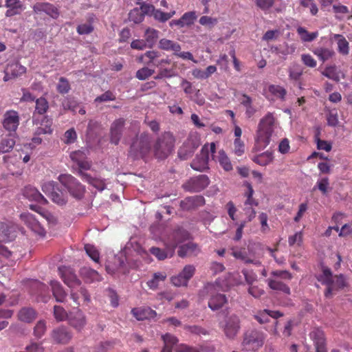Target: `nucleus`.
<instances>
[{
    "label": "nucleus",
    "instance_id": "obj_1",
    "mask_svg": "<svg viewBox=\"0 0 352 352\" xmlns=\"http://www.w3.org/2000/svg\"><path fill=\"white\" fill-rule=\"evenodd\" d=\"M277 124L275 118L272 113H267L261 119L256 133V143L260 147L265 148L274 140L276 136V129Z\"/></svg>",
    "mask_w": 352,
    "mask_h": 352
},
{
    "label": "nucleus",
    "instance_id": "obj_2",
    "mask_svg": "<svg viewBox=\"0 0 352 352\" xmlns=\"http://www.w3.org/2000/svg\"><path fill=\"white\" fill-rule=\"evenodd\" d=\"M220 285L217 283H207L201 291V295L210 296L208 305L212 311H217L222 308L228 302L226 295L219 293Z\"/></svg>",
    "mask_w": 352,
    "mask_h": 352
},
{
    "label": "nucleus",
    "instance_id": "obj_3",
    "mask_svg": "<svg viewBox=\"0 0 352 352\" xmlns=\"http://www.w3.org/2000/svg\"><path fill=\"white\" fill-rule=\"evenodd\" d=\"M175 138L170 132H164L154 145V153L158 159L166 158L173 151Z\"/></svg>",
    "mask_w": 352,
    "mask_h": 352
},
{
    "label": "nucleus",
    "instance_id": "obj_4",
    "mask_svg": "<svg viewBox=\"0 0 352 352\" xmlns=\"http://www.w3.org/2000/svg\"><path fill=\"white\" fill-rule=\"evenodd\" d=\"M318 280L327 286L324 293L327 298H330L334 289H341L346 286L344 276L342 274L333 277L332 273L329 268H324L322 274L320 276Z\"/></svg>",
    "mask_w": 352,
    "mask_h": 352
},
{
    "label": "nucleus",
    "instance_id": "obj_5",
    "mask_svg": "<svg viewBox=\"0 0 352 352\" xmlns=\"http://www.w3.org/2000/svg\"><path fill=\"white\" fill-rule=\"evenodd\" d=\"M241 320L236 314H228L220 322L219 326L225 336L229 340H234L241 330Z\"/></svg>",
    "mask_w": 352,
    "mask_h": 352
},
{
    "label": "nucleus",
    "instance_id": "obj_6",
    "mask_svg": "<svg viewBox=\"0 0 352 352\" xmlns=\"http://www.w3.org/2000/svg\"><path fill=\"white\" fill-rule=\"evenodd\" d=\"M58 180L74 198L78 200L83 198L85 187L74 177L69 174H62L58 176Z\"/></svg>",
    "mask_w": 352,
    "mask_h": 352
},
{
    "label": "nucleus",
    "instance_id": "obj_7",
    "mask_svg": "<svg viewBox=\"0 0 352 352\" xmlns=\"http://www.w3.org/2000/svg\"><path fill=\"white\" fill-rule=\"evenodd\" d=\"M150 138L147 133L137 135L130 146V153L135 157L142 156L150 150Z\"/></svg>",
    "mask_w": 352,
    "mask_h": 352
},
{
    "label": "nucleus",
    "instance_id": "obj_8",
    "mask_svg": "<svg viewBox=\"0 0 352 352\" xmlns=\"http://www.w3.org/2000/svg\"><path fill=\"white\" fill-rule=\"evenodd\" d=\"M19 122V113L14 110H8L3 116L1 124L3 129L12 136L16 133Z\"/></svg>",
    "mask_w": 352,
    "mask_h": 352
},
{
    "label": "nucleus",
    "instance_id": "obj_9",
    "mask_svg": "<svg viewBox=\"0 0 352 352\" xmlns=\"http://www.w3.org/2000/svg\"><path fill=\"white\" fill-rule=\"evenodd\" d=\"M200 144L199 138L196 134H190L178 151V155L182 160L190 157Z\"/></svg>",
    "mask_w": 352,
    "mask_h": 352
},
{
    "label": "nucleus",
    "instance_id": "obj_10",
    "mask_svg": "<svg viewBox=\"0 0 352 352\" xmlns=\"http://www.w3.org/2000/svg\"><path fill=\"white\" fill-rule=\"evenodd\" d=\"M42 190L54 203L58 205H64L66 204V197L59 190L55 182H48L45 183L42 186Z\"/></svg>",
    "mask_w": 352,
    "mask_h": 352
},
{
    "label": "nucleus",
    "instance_id": "obj_11",
    "mask_svg": "<svg viewBox=\"0 0 352 352\" xmlns=\"http://www.w3.org/2000/svg\"><path fill=\"white\" fill-rule=\"evenodd\" d=\"M265 336L263 332L252 330L245 333L243 344L252 350H256L264 343Z\"/></svg>",
    "mask_w": 352,
    "mask_h": 352
},
{
    "label": "nucleus",
    "instance_id": "obj_12",
    "mask_svg": "<svg viewBox=\"0 0 352 352\" xmlns=\"http://www.w3.org/2000/svg\"><path fill=\"white\" fill-rule=\"evenodd\" d=\"M208 184V177L206 175H201L190 179L183 185V187L187 191L196 192L204 190Z\"/></svg>",
    "mask_w": 352,
    "mask_h": 352
},
{
    "label": "nucleus",
    "instance_id": "obj_13",
    "mask_svg": "<svg viewBox=\"0 0 352 352\" xmlns=\"http://www.w3.org/2000/svg\"><path fill=\"white\" fill-rule=\"evenodd\" d=\"M58 272L64 283L69 287L76 288L80 285V280L70 267L60 266L58 267Z\"/></svg>",
    "mask_w": 352,
    "mask_h": 352
},
{
    "label": "nucleus",
    "instance_id": "obj_14",
    "mask_svg": "<svg viewBox=\"0 0 352 352\" xmlns=\"http://www.w3.org/2000/svg\"><path fill=\"white\" fill-rule=\"evenodd\" d=\"M189 238V233L184 229L177 228L174 230L166 239V243L170 247H173L175 251L176 247L181 243L186 241Z\"/></svg>",
    "mask_w": 352,
    "mask_h": 352
},
{
    "label": "nucleus",
    "instance_id": "obj_15",
    "mask_svg": "<svg viewBox=\"0 0 352 352\" xmlns=\"http://www.w3.org/2000/svg\"><path fill=\"white\" fill-rule=\"evenodd\" d=\"M125 120L124 118H118L115 120L110 127V142L118 145L122 137Z\"/></svg>",
    "mask_w": 352,
    "mask_h": 352
},
{
    "label": "nucleus",
    "instance_id": "obj_16",
    "mask_svg": "<svg viewBox=\"0 0 352 352\" xmlns=\"http://www.w3.org/2000/svg\"><path fill=\"white\" fill-rule=\"evenodd\" d=\"M68 322L75 329L80 331L86 324V318L82 311L76 309L69 312Z\"/></svg>",
    "mask_w": 352,
    "mask_h": 352
},
{
    "label": "nucleus",
    "instance_id": "obj_17",
    "mask_svg": "<svg viewBox=\"0 0 352 352\" xmlns=\"http://www.w3.org/2000/svg\"><path fill=\"white\" fill-rule=\"evenodd\" d=\"M33 10L35 14L45 13L54 19L59 16L58 8L50 3L38 2L33 6Z\"/></svg>",
    "mask_w": 352,
    "mask_h": 352
},
{
    "label": "nucleus",
    "instance_id": "obj_18",
    "mask_svg": "<svg viewBox=\"0 0 352 352\" xmlns=\"http://www.w3.org/2000/svg\"><path fill=\"white\" fill-rule=\"evenodd\" d=\"M25 72L26 68L18 63L8 64L4 71L5 76L3 77V80L6 82L16 78L25 74Z\"/></svg>",
    "mask_w": 352,
    "mask_h": 352
},
{
    "label": "nucleus",
    "instance_id": "obj_19",
    "mask_svg": "<svg viewBox=\"0 0 352 352\" xmlns=\"http://www.w3.org/2000/svg\"><path fill=\"white\" fill-rule=\"evenodd\" d=\"M70 158L78 166V171L89 170L91 166L89 161L87 160L86 154L82 151H75L70 153Z\"/></svg>",
    "mask_w": 352,
    "mask_h": 352
},
{
    "label": "nucleus",
    "instance_id": "obj_20",
    "mask_svg": "<svg viewBox=\"0 0 352 352\" xmlns=\"http://www.w3.org/2000/svg\"><path fill=\"white\" fill-rule=\"evenodd\" d=\"M20 217L33 232L40 236H44L45 234V229L32 214H21Z\"/></svg>",
    "mask_w": 352,
    "mask_h": 352
},
{
    "label": "nucleus",
    "instance_id": "obj_21",
    "mask_svg": "<svg viewBox=\"0 0 352 352\" xmlns=\"http://www.w3.org/2000/svg\"><path fill=\"white\" fill-rule=\"evenodd\" d=\"M51 336L54 342L61 344H67L72 338V333L63 326L54 329Z\"/></svg>",
    "mask_w": 352,
    "mask_h": 352
},
{
    "label": "nucleus",
    "instance_id": "obj_22",
    "mask_svg": "<svg viewBox=\"0 0 352 352\" xmlns=\"http://www.w3.org/2000/svg\"><path fill=\"white\" fill-rule=\"evenodd\" d=\"M197 19L195 12H187L184 13L182 16L177 20H173L170 22V26H177L179 28L192 25L195 21Z\"/></svg>",
    "mask_w": 352,
    "mask_h": 352
},
{
    "label": "nucleus",
    "instance_id": "obj_23",
    "mask_svg": "<svg viewBox=\"0 0 352 352\" xmlns=\"http://www.w3.org/2000/svg\"><path fill=\"white\" fill-rule=\"evenodd\" d=\"M5 7L8 8L5 13L7 17L19 14L24 10V6L20 0H5Z\"/></svg>",
    "mask_w": 352,
    "mask_h": 352
},
{
    "label": "nucleus",
    "instance_id": "obj_24",
    "mask_svg": "<svg viewBox=\"0 0 352 352\" xmlns=\"http://www.w3.org/2000/svg\"><path fill=\"white\" fill-rule=\"evenodd\" d=\"M208 151H204V148L201 150V153L199 155H197L196 158L192 162L191 167L198 171H204L208 168Z\"/></svg>",
    "mask_w": 352,
    "mask_h": 352
},
{
    "label": "nucleus",
    "instance_id": "obj_25",
    "mask_svg": "<svg viewBox=\"0 0 352 352\" xmlns=\"http://www.w3.org/2000/svg\"><path fill=\"white\" fill-rule=\"evenodd\" d=\"M23 195L30 201H34L41 204L47 203V199L34 187L27 186L23 190Z\"/></svg>",
    "mask_w": 352,
    "mask_h": 352
},
{
    "label": "nucleus",
    "instance_id": "obj_26",
    "mask_svg": "<svg viewBox=\"0 0 352 352\" xmlns=\"http://www.w3.org/2000/svg\"><path fill=\"white\" fill-rule=\"evenodd\" d=\"M310 337L314 342L316 352H327L325 339L322 331L319 329L313 331L310 333Z\"/></svg>",
    "mask_w": 352,
    "mask_h": 352
},
{
    "label": "nucleus",
    "instance_id": "obj_27",
    "mask_svg": "<svg viewBox=\"0 0 352 352\" xmlns=\"http://www.w3.org/2000/svg\"><path fill=\"white\" fill-rule=\"evenodd\" d=\"M199 252V249L197 244L189 242L180 245L179 247L177 254L179 257L184 258L186 256H196Z\"/></svg>",
    "mask_w": 352,
    "mask_h": 352
},
{
    "label": "nucleus",
    "instance_id": "obj_28",
    "mask_svg": "<svg viewBox=\"0 0 352 352\" xmlns=\"http://www.w3.org/2000/svg\"><path fill=\"white\" fill-rule=\"evenodd\" d=\"M164 244L166 246L165 250H162L155 247H153L150 249V252L159 260H164L167 257H172L174 255L175 251L173 250V247L168 245L166 241Z\"/></svg>",
    "mask_w": 352,
    "mask_h": 352
},
{
    "label": "nucleus",
    "instance_id": "obj_29",
    "mask_svg": "<svg viewBox=\"0 0 352 352\" xmlns=\"http://www.w3.org/2000/svg\"><path fill=\"white\" fill-rule=\"evenodd\" d=\"M50 285L56 300L58 302H63L66 299L67 294L65 292L60 283L56 280H52Z\"/></svg>",
    "mask_w": 352,
    "mask_h": 352
},
{
    "label": "nucleus",
    "instance_id": "obj_30",
    "mask_svg": "<svg viewBox=\"0 0 352 352\" xmlns=\"http://www.w3.org/2000/svg\"><path fill=\"white\" fill-rule=\"evenodd\" d=\"M132 314L138 320L154 318L157 316V313L149 307L133 309Z\"/></svg>",
    "mask_w": 352,
    "mask_h": 352
},
{
    "label": "nucleus",
    "instance_id": "obj_31",
    "mask_svg": "<svg viewBox=\"0 0 352 352\" xmlns=\"http://www.w3.org/2000/svg\"><path fill=\"white\" fill-rule=\"evenodd\" d=\"M36 318V312L31 307H23L18 313V318L19 320L30 323Z\"/></svg>",
    "mask_w": 352,
    "mask_h": 352
},
{
    "label": "nucleus",
    "instance_id": "obj_32",
    "mask_svg": "<svg viewBox=\"0 0 352 352\" xmlns=\"http://www.w3.org/2000/svg\"><path fill=\"white\" fill-rule=\"evenodd\" d=\"M296 50L294 45H289L287 43L279 45L278 46H273L271 47V51L277 55L283 56V58L289 55L293 54Z\"/></svg>",
    "mask_w": 352,
    "mask_h": 352
},
{
    "label": "nucleus",
    "instance_id": "obj_33",
    "mask_svg": "<svg viewBox=\"0 0 352 352\" xmlns=\"http://www.w3.org/2000/svg\"><path fill=\"white\" fill-rule=\"evenodd\" d=\"M78 173L84 181L91 184L94 187H95L98 190L101 191L105 188V184L103 180L92 177L89 174H87L82 170L78 171Z\"/></svg>",
    "mask_w": 352,
    "mask_h": 352
},
{
    "label": "nucleus",
    "instance_id": "obj_34",
    "mask_svg": "<svg viewBox=\"0 0 352 352\" xmlns=\"http://www.w3.org/2000/svg\"><path fill=\"white\" fill-rule=\"evenodd\" d=\"M159 47L165 51H172L175 55L181 50V45L178 43L167 38L160 41Z\"/></svg>",
    "mask_w": 352,
    "mask_h": 352
},
{
    "label": "nucleus",
    "instance_id": "obj_35",
    "mask_svg": "<svg viewBox=\"0 0 352 352\" xmlns=\"http://www.w3.org/2000/svg\"><path fill=\"white\" fill-rule=\"evenodd\" d=\"M80 274L87 281L90 283L102 280L101 276L98 272L89 267H82L80 270Z\"/></svg>",
    "mask_w": 352,
    "mask_h": 352
},
{
    "label": "nucleus",
    "instance_id": "obj_36",
    "mask_svg": "<svg viewBox=\"0 0 352 352\" xmlns=\"http://www.w3.org/2000/svg\"><path fill=\"white\" fill-rule=\"evenodd\" d=\"M322 74L336 82L340 81L341 78H344V74L340 71H338L335 66L327 67Z\"/></svg>",
    "mask_w": 352,
    "mask_h": 352
},
{
    "label": "nucleus",
    "instance_id": "obj_37",
    "mask_svg": "<svg viewBox=\"0 0 352 352\" xmlns=\"http://www.w3.org/2000/svg\"><path fill=\"white\" fill-rule=\"evenodd\" d=\"M313 52L322 62L328 60L334 54L332 50L325 47H316Z\"/></svg>",
    "mask_w": 352,
    "mask_h": 352
},
{
    "label": "nucleus",
    "instance_id": "obj_38",
    "mask_svg": "<svg viewBox=\"0 0 352 352\" xmlns=\"http://www.w3.org/2000/svg\"><path fill=\"white\" fill-rule=\"evenodd\" d=\"M252 101L250 96L243 94L241 99V104L245 107V115L251 118L256 112V109L252 105Z\"/></svg>",
    "mask_w": 352,
    "mask_h": 352
},
{
    "label": "nucleus",
    "instance_id": "obj_39",
    "mask_svg": "<svg viewBox=\"0 0 352 352\" xmlns=\"http://www.w3.org/2000/svg\"><path fill=\"white\" fill-rule=\"evenodd\" d=\"M268 286L273 290H277L283 292V293L286 294H290V289L289 287L286 285L283 282L276 280H272V279H268L267 280Z\"/></svg>",
    "mask_w": 352,
    "mask_h": 352
},
{
    "label": "nucleus",
    "instance_id": "obj_40",
    "mask_svg": "<svg viewBox=\"0 0 352 352\" xmlns=\"http://www.w3.org/2000/svg\"><path fill=\"white\" fill-rule=\"evenodd\" d=\"M144 38L147 45L152 47L159 38V31L153 28H148L145 32Z\"/></svg>",
    "mask_w": 352,
    "mask_h": 352
},
{
    "label": "nucleus",
    "instance_id": "obj_41",
    "mask_svg": "<svg viewBox=\"0 0 352 352\" xmlns=\"http://www.w3.org/2000/svg\"><path fill=\"white\" fill-rule=\"evenodd\" d=\"M297 32L299 34L301 40L304 42H311L316 38L318 36V32H309L305 28L302 27L298 28Z\"/></svg>",
    "mask_w": 352,
    "mask_h": 352
},
{
    "label": "nucleus",
    "instance_id": "obj_42",
    "mask_svg": "<svg viewBox=\"0 0 352 352\" xmlns=\"http://www.w3.org/2000/svg\"><path fill=\"white\" fill-rule=\"evenodd\" d=\"M160 56V53L157 51H148L140 57V60L142 62H145V63L148 65L152 63L154 65V63L157 61V59Z\"/></svg>",
    "mask_w": 352,
    "mask_h": 352
},
{
    "label": "nucleus",
    "instance_id": "obj_43",
    "mask_svg": "<svg viewBox=\"0 0 352 352\" xmlns=\"http://www.w3.org/2000/svg\"><path fill=\"white\" fill-rule=\"evenodd\" d=\"M334 38L337 40L338 51L344 55L349 54V43L341 34H335Z\"/></svg>",
    "mask_w": 352,
    "mask_h": 352
},
{
    "label": "nucleus",
    "instance_id": "obj_44",
    "mask_svg": "<svg viewBox=\"0 0 352 352\" xmlns=\"http://www.w3.org/2000/svg\"><path fill=\"white\" fill-rule=\"evenodd\" d=\"M218 161L225 170L230 171L232 170L231 162L223 150L219 151Z\"/></svg>",
    "mask_w": 352,
    "mask_h": 352
},
{
    "label": "nucleus",
    "instance_id": "obj_45",
    "mask_svg": "<svg viewBox=\"0 0 352 352\" xmlns=\"http://www.w3.org/2000/svg\"><path fill=\"white\" fill-rule=\"evenodd\" d=\"M303 72L300 65L294 63L289 67V78L292 80L297 81L300 79Z\"/></svg>",
    "mask_w": 352,
    "mask_h": 352
},
{
    "label": "nucleus",
    "instance_id": "obj_46",
    "mask_svg": "<svg viewBox=\"0 0 352 352\" xmlns=\"http://www.w3.org/2000/svg\"><path fill=\"white\" fill-rule=\"evenodd\" d=\"M166 278V274L163 272L155 273L153 278L147 282V285L150 289H155L158 287L159 283L164 281Z\"/></svg>",
    "mask_w": 352,
    "mask_h": 352
},
{
    "label": "nucleus",
    "instance_id": "obj_47",
    "mask_svg": "<svg viewBox=\"0 0 352 352\" xmlns=\"http://www.w3.org/2000/svg\"><path fill=\"white\" fill-rule=\"evenodd\" d=\"M273 160L272 154L270 152L263 153L253 159V161L261 166H266Z\"/></svg>",
    "mask_w": 352,
    "mask_h": 352
},
{
    "label": "nucleus",
    "instance_id": "obj_48",
    "mask_svg": "<svg viewBox=\"0 0 352 352\" xmlns=\"http://www.w3.org/2000/svg\"><path fill=\"white\" fill-rule=\"evenodd\" d=\"M15 141L13 138H5L0 142V154L10 152L14 147Z\"/></svg>",
    "mask_w": 352,
    "mask_h": 352
},
{
    "label": "nucleus",
    "instance_id": "obj_49",
    "mask_svg": "<svg viewBox=\"0 0 352 352\" xmlns=\"http://www.w3.org/2000/svg\"><path fill=\"white\" fill-rule=\"evenodd\" d=\"M144 18V13L138 8L133 9L129 14V20L136 24L141 23Z\"/></svg>",
    "mask_w": 352,
    "mask_h": 352
},
{
    "label": "nucleus",
    "instance_id": "obj_50",
    "mask_svg": "<svg viewBox=\"0 0 352 352\" xmlns=\"http://www.w3.org/2000/svg\"><path fill=\"white\" fill-rule=\"evenodd\" d=\"M46 322L43 320L38 321L34 327L33 335L37 338H41L46 331Z\"/></svg>",
    "mask_w": 352,
    "mask_h": 352
},
{
    "label": "nucleus",
    "instance_id": "obj_51",
    "mask_svg": "<svg viewBox=\"0 0 352 352\" xmlns=\"http://www.w3.org/2000/svg\"><path fill=\"white\" fill-rule=\"evenodd\" d=\"M49 108L48 102L43 97L38 98L36 100L35 112L42 115L46 113Z\"/></svg>",
    "mask_w": 352,
    "mask_h": 352
},
{
    "label": "nucleus",
    "instance_id": "obj_52",
    "mask_svg": "<svg viewBox=\"0 0 352 352\" xmlns=\"http://www.w3.org/2000/svg\"><path fill=\"white\" fill-rule=\"evenodd\" d=\"M62 107L65 110H70L73 112H76L79 104L73 98L67 97L62 102Z\"/></svg>",
    "mask_w": 352,
    "mask_h": 352
},
{
    "label": "nucleus",
    "instance_id": "obj_53",
    "mask_svg": "<svg viewBox=\"0 0 352 352\" xmlns=\"http://www.w3.org/2000/svg\"><path fill=\"white\" fill-rule=\"evenodd\" d=\"M175 11L167 13L164 12L160 10H155L153 15L156 20L160 22H165L170 19L173 15H175Z\"/></svg>",
    "mask_w": 352,
    "mask_h": 352
},
{
    "label": "nucleus",
    "instance_id": "obj_54",
    "mask_svg": "<svg viewBox=\"0 0 352 352\" xmlns=\"http://www.w3.org/2000/svg\"><path fill=\"white\" fill-rule=\"evenodd\" d=\"M269 91L277 98H279L282 100L285 98V96L287 94L286 90L283 87L274 85H270Z\"/></svg>",
    "mask_w": 352,
    "mask_h": 352
},
{
    "label": "nucleus",
    "instance_id": "obj_55",
    "mask_svg": "<svg viewBox=\"0 0 352 352\" xmlns=\"http://www.w3.org/2000/svg\"><path fill=\"white\" fill-rule=\"evenodd\" d=\"M68 315L65 309L60 306L55 305L54 307V316L56 320L63 321L68 319Z\"/></svg>",
    "mask_w": 352,
    "mask_h": 352
},
{
    "label": "nucleus",
    "instance_id": "obj_56",
    "mask_svg": "<svg viewBox=\"0 0 352 352\" xmlns=\"http://www.w3.org/2000/svg\"><path fill=\"white\" fill-rule=\"evenodd\" d=\"M162 339L164 342V345L173 349V346L177 344L179 340L175 336L170 333H165L162 336Z\"/></svg>",
    "mask_w": 352,
    "mask_h": 352
},
{
    "label": "nucleus",
    "instance_id": "obj_57",
    "mask_svg": "<svg viewBox=\"0 0 352 352\" xmlns=\"http://www.w3.org/2000/svg\"><path fill=\"white\" fill-rule=\"evenodd\" d=\"M56 88L60 94H65L70 90V85L65 78L61 77L59 78Z\"/></svg>",
    "mask_w": 352,
    "mask_h": 352
},
{
    "label": "nucleus",
    "instance_id": "obj_58",
    "mask_svg": "<svg viewBox=\"0 0 352 352\" xmlns=\"http://www.w3.org/2000/svg\"><path fill=\"white\" fill-rule=\"evenodd\" d=\"M85 250L87 255L95 262H98L99 261V252L96 250V248L89 244H87L85 245Z\"/></svg>",
    "mask_w": 352,
    "mask_h": 352
},
{
    "label": "nucleus",
    "instance_id": "obj_59",
    "mask_svg": "<svg viewBox=\"0 0 352 352\" xmlns=\"http://www.w3.org/2000/svg\"><path fill=\"white\" fill-rule=\"evenodd\" d=\"M154 72L153 69L144 67L137 71L135 76L139 80H144L150 77Z\"/></svg>",
    "mask_w": 352,
    "mask_h": 352
},
{
    "label": "nucleus",
    "instance_id": "obj_60",
    "mask_svg": "<svg viewBox=\"0 0 352 352\" xmlns=\"http://www.w3.org/2000/svg\"><path fill=\"white\" fill-rule=\"evenodd\" d=\"M184 329L190 333L195 335H207L208 332L203 327L198 325H185Z\"/></svg>",
    "mask_w": 352,
    "mask_h": 352
},
{
    "label": "nucleus",
    "instance_id": "obj_61",
    "mask_svg": "<svg viewBox=\"0 0 352 352\" xmlns=\"http://www.w3.org/2000/svg\"><path fill=\"white\" fill-rule=\"evenodd\" d=\"M76 138V132L74 128H72L65 132L63 141L65 144H70L74 143Z\"/></svg>",
    "mask_w": 352,
    "mask_h": 352
},
{
    "label": "nucleus",
    "instance_id": "obj_62",
    "mask_svg": "<svg viewBox=\"0 0 352 352\" xmlns=\"http://www.w3.org/2000/svg\"><path fill=\"white\" fill-rule=\"evenodd\" d=\"M199 22L201 25L210 29L217 23V19L208 16H203L199 19Z\"/></svg>",
    "mask_w": 352,
    "mask_h": 352
},
{
    "label": "nucleus",
    "instance_id": "obj_63",
    "mask_svg": "<svg viewBox=\"0 0 352 352\" xmlns=\"http://www.w3.org/2000/svg\"><path fill=\"white\" fill-rule=\"evenodd\" d=\"M195 272V267L192 265H186L183 270L179 273L188 282L193 276Z\"/></svg>",
    "mask_w": 352,
    "mask_h": 352
},
{
    "label": "nucleus",
    "instance_id": "obj_64",
    "mask_svg": "<svg viewBox=\"0 0 352 352\" xmlns=\"http://www.w3.org/2000/svg\"><path fill=\"white\" fill-rule=\"evenodd\" d=\"M256 6L263 11L270 10L274 5V0H254Z\"/></svg>",
    "mask_w": 352,
    "mask_h": 352
}]
</instances>
